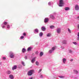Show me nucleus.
I'll use <instances>...</instances> for the list:
<instances>
[{
    "mask_svg": "<svg viewBox=\"0 0 79 79\" xmlns=\"http://www.w3.org/2000/svg\"><path fill=\"white\" fill-rule=\"evenodd\" d=\"M6 25H7V28L8 30L10 29V25L8 24V22H6L4 21L3 23L1 24V26L2 27V29H5V27L6 26Z\"/></svg>",
    "mask_w": 79,
    "mask_h": 79,
    "instance_id": "obj_1",
    "label": "nucleus"
},
{
    "mask_svg": "<svg viewBox=\"0 0 79 79\" xmlns=\"http://www.w3.org/2000/svg\"><path fill=\"white\" fill-rule=\"evenodd\" d=\"M10 57V58H14L15 57V54L12 51L9 52Z\"/></svg>",
    "mask_w": 79,
    "mask_h": 79,
    "instance_id": "obj_2",
    "label": "nucleus"
},
{
    "mask_svg": "<svg viewBox=\"0 0 79 79\" xmlns=\"http://www.w3.org/2000/svg\"><path fill=\"white\" fill-rule=\"evenodd\" d=\"M63 4H64L63 0H60L59 4V6H60V7H61L62 6H63Z\"/></svg>",
    "mask_w": 79,
    "mask_h": 79,
    "instance_id": "obj_3",
    "label": "nucleus"
},
{
    "mask_svg": "<svg viewBox=\"0 0 79 79\" xmlns=\"http://www.w3.org/2000/svg\"><path fill=\"white\" fill-rule=\"evenodd\" d=\"M34 73V70H31L28 72V76H31Z\"/></svg>",
    "mask_w": 79,
    "mask_h": 79,
    "instance_id": "obj_4",
    "label": "nucleus"
},
{
    "mask_svg": "<svg viewBox=\"0 0 79 79\" xmlns=\"http://www.w3.org/2000/svg\"><path fill=\"white\" fill-rule=\"evenodd\" d=\"M55 50V47H52L51 49H50L49 51V53H52Z\"/></svg>",
    "mask_w": 79,
    "mask_h": 79,
    "instance_id": "obj_5",
    "label": "nucleus"
},
{
    "mask_svg": "<svg viewBox=\"0 0 79 79\" xmlns=\"http://www.w3.org/2000/svg\"><path fill=\"white\" fill-rule=\"evenodd\" d=\"M50 18L54 20L55 19V16L51 14L50 15Z\"/></svg>",
    "mask_w": 79,
    "mask_h": 79,
    "instance_id": "obj_6",
    "label": "nucleus"
},
{
    "mask_svg": "<svg viewBox=\"0 0 79 79\" xmlns=\"http://www.w3.org/2000/svg\"><path fill=\"white\" fill-rule=\"evenodd\" d=\"M75 8L76 10H77V11L79 10V6L78 5L76 4L75 5Z\"/></svg>",
    "mask_w": 79,
    "mask_h": 79,
    "instance_id": "obj_7",
    "label": "nucleus"
},
{
    "mask_svg": "<svg viewBox=\"0 0 79 79\" xmlns=\"http://www.w3.org/2000/svg\"><path fill=\"white\" fill-rule=\"evenodd\" d=\"M56 32L57 34H60L61 33V28H58L56 30Z\"/></svg>",
    "mask_w": 79,
    "mask_h": 79,
    "instance_id": "obj_8",
    "label": "nucleus"
},
{
    "mask_svg": "<svg viewBox=\"0 0 79 79\" xmlns=\"http://www.w3.org/2000/svg\"><path fill=\"white\" fill-rule=\"evenodd\" d=\"M39 30L38 29H35L34 30V33L35 34H38L39 33Z\"/></svg>",
    "mask_w": 79,
    "mask_h": 79,
    "instance_id": "obj_9",
    "label": "nucleus"
},
{
    "mask_svg": "<svg viewBox=\"0 0 79 79\" xmlns=\"http://www.w3.org/2000/svg\"><path fill=\"white\" fill-rule=\"evenodd\" d=\"M49 20V19L48 18H46L44 19V22L45 23H48V21Z\"/></svg>",
    "mask_w": 79,
    "mask_h": 79,
    "instance_id": "obj_10",
    "label": "nucleus"
},
{
    "mask_svg": "<svg viewBox=\"0 0 79 79\" xmlns=\"http://www.w3.org/2000/svg\"><path fill=\"white\" fill-rule=\"evenodd\" d=\"M36 59V57H35L33 58L31 60V62L32 63H34V62H35V60Z\"/></svg>",
    "mask_w": 79,
    "mask_h": 79,
    "instance_id": "obj_11",
    "label": "nucleus"
},
{
    "mask_svg": "<svg viewBox=\"0 0 79 79\" xmlns=\"http://www.w3.org/2000/svg\"><path fill=\"white\" fill-rule=\"evenodd\" d=\"M53 4V2L52 1H50L48 2V6H51Z\"/></svg>",
    "mask_w": 79,
    "mask_h": 79,
    "instance_id": "obj_12",
    "label": "nucleus"
},
{
    "mask_svg": "<svg viewBox=\"0 0 79 79\" xmlns=\"http://www.w3.org/2000/svg\"><path fill=\"white\" fill-rule=\"evenodd\" d=\"M16 68H17V66L14 65L12 68V70H15V69H16Z\"/></svg>",
    "mask_w": 79,
    "mask_h": 79,
    "instance_id": "obj_13",
    "label": "nucleus"
},
{
    "mask_svg": "<svg viewBox=\"0 0 79 79\" xmlns=\"http://www.w3.org/2000/svg\"><path fill=\"white\" fill-rule=\"evenodd\" d=\"M41 30L43 31H45V30H46L45 27H42L41 28Z\"/></svg>",
    "mask_w": 79,
    "mask_h": 79,
    "instance_id": "obj_14",
    "label": "nucleus"
},
{
    "mask_svg": "<svg viewBox=\"0 0 79 79\" xmlns=\"http://www.w3.org/2000/svg\"><path fill=\"white\" fill-rule=\"evenodd\" d=\"M63 63L64 64L66 63V59L64 58L63 59Z\"/></svg>",
    "mask_w": 79,
    "mask_h": 79,
    "instance_id": "obj_15",
    "label": "nucleus"
},
{
    "mask_svg": "<svg viewBox=\"0 0 79 79\" xmlns=\"http://www.w3.org/2000/svg\"><path fill=\"white\" fill-rule=\"evenodd\" d=\"M31 50H32V47H29L27 49V51L30 52V51H31Z\"/></svg>",
    "mask_w": 79,
    "mask_h": 79,
    "instance_id": "obj_16",
    "label": "nucleus"
},
{
    "mask_svg": "<svg viewBox=\"0 0 79 79\" xmlns=\"http://www.w3.org/2000/svg\"><path fill=\"white\" fill-rule=\"evenodd\" d=\"M62 43L64 44H67V41L66 40H63L62 41Z\"/></svg>",
    "mask_w": 79,
    "mask_h": 79,
    "instance_id": "obj_17",
    "label": "nucleus"
},
{
    "mask_svg": "<svg viewBox=\"0 0 79 79\" xmlns=\"http://www.w3.org/2000/svg\"><path fill=\"white\" fill-rule=\"evenodd\" d=\"M9 77L10 79H13V75H9Z\"/></svg>",
    "mask_w": 79,
    "mask_h": 79,
    "instance_id": "obj_18",
    "label": "nucleus"
},
{
    "mask_svg": "<svg viewBox=\"0 0 79 79\" xmlns=\"http://www.w3.org/2000/svg\"><path fill=\"white\" fill-rule=\"evenodd\" d=\"M69 52L70 53H72L73 52V51L72 49H69Z\"/></svg>",
    "mask_w": 79,
    "mask_h": 79,
    "instance_id": "obj_19",
    "label": "nucleus"
},
{
    "mask_svg": "<svg viewBox=\"0 0 79 79\" xmlns=\"http://www.w3.org/2000/svg\"><path fill=\"white\" fill-rule=\"evenodd\" d=\"M6 73L7 74H11V71L10 70H7L6 72Z\"/></svg>",
    "mask_w": 79,
    "mask_h": 79,
    "instance_id": "obj_20",
    "label": "nucleus"
},
{
    "mask_svg": "<svg viewBox=\"0 0 79 79\" xmlns=\"http://www.w3.org/2000/svg\"><path fill=\"white\" fill-rule=\"evenodd\" d=\"M43 35V33L42 32H41L39 34V36L40 37H42Z\"/></svg>",
    "mask_w": 79,
    "mask_h": 79,
    "instance_id": "obj_21",
    "label": "nucleus"
},
{
    "mask_svg": "<svg viewBox=\"0 0 79 79\" xmlns=\"http://www.w3.org/2000/svg\"><path fill=\"white\" fill-rule=\"evenodd\" d=\"M26 49L25 48H23L22 49V52H23V53H24V52H25L26 51Z\"/></svg>",
    "mask_w": 79,
    "mask_h": 79,
    "instance_id": "obj_22",
    "label": "nucleus"
},
{
    "mask_svg": "<svg viewBox=\"0 0 79 79\" xmlns=\"http://www.w3.org/2000/svg\"><path fill=\"white\" fill-rule=\"evenodd\" d=\"M35 64L37 66H39V62H38V61H36L35 62Z\"/></svg>",
    "mask_w": 79,
    "mask_h": 79,
    "instance_id": "obj_23",
    "label": "nucleus"
},
{
    "mask_svg": "<svg viewBox=\"0 0 79 79\" xmlns=\"http://www.w3.org/2000/svg\"><path fill=\"white\" fill-rule=\"evenodd\" d=\"M69 10V7H66L65 8V10L66 11H68V10Z\"/></svg>",
    "mask_w": 79,
    "mask_h": 79,
    "instance_id": "obj_24",
    "label": "nucleus"
},
{
    "mask_svg": "<svg viewBox=\"0 0 79 79\" xmlns=\"http://www.w3.org/2000/svg\"><path fill=\"white\" fill-rule=\"evenodd\" d=\"M43 55H44V53L42 52H40V56H43Z\"/></svg>",
    "mask_w": 79,
    "mask_h": 79,
    "instance_id": "obj_25",
    "label": "nucleus"
},
{
    "mask_svg": "<svg viewBox=\"0 0 79 79\" xmlns=\"http://www.w3.org/2000/svg\"><path fill=\"white\" fill-rule=\"evenodd\" d=\"M55 28V26L53 25L51 26H50V29H54Z\"/></svg>",
    "mask_w": 79,
    "mask_h": 79,
    "instance_id": "obj_26",
    "label": "nucleus"
},
{
    "mask_svg": "<svg viewBox=\"0 0 79 79\" xmlns=\"http://www.w3.org/2000/svg\"><path fill=\"white\" fill-rule=\"evenodd\" d=\"M18 67L19 68H22V65L19 64L18 65Z\"/></svg>",
    "mask_w": 79,
    "mask_h": 79,
    "instance_id": "obj_27",
    "label": "nucleus"
},
{
    "mask_svg": "<svg viewBox=\"0 0 79 79\" xmlns=\"http://www.w3.org/2000/svg\"><path fill=\"white\" fill-rule=\"evenodd\" d=\"M74 72L76 73V74H78V72L76 70H74Z\"/></svg>",
    "mask_w": 79,
    "mask_h": 79,
    "instance_id": "obj_28",
    "label": "nucleus"
},
{
    "mask_svg": "<svg viewBox=\"0 0 79 79\" xmlns=\"http://www.w3.org/2000/svg\"><path fill=\"white\" fill-rule=\"evenodd\" d=\"M68 31L69 32V33H71V31L70 29H69V28H68Z\"/></svg>",
    "mask_w": 79,
    "mask_h": 79,
    "instance_id": "obj_29",
    "label": "nucleus"
},
{
    "mask_svg": "<svg viewBox=\"0 0 79 79\" xmlns=\"http://www.w3.org/2000/svg\"><path fill=\"white\" fill-rule=\"evenodd\" d=\"M22 64L24 66H25V64H24V62L23 61H22L21 62Z\"/></svg>",
    "mask_w": 79,
    "mask_h": 79,
    "instance_id": "obj_30",
    "label": "nucleus"
},
{
    "mask_svg": "<svg viewBox=\"0 0 79 79\" xmlns=\"http://www.w3.org/2000/svg\"><path fill=\"white\" fill-rule=\"evenodd\" d=\"M47 37H50V34L48 33V34H47Z\"/></svg>",
    "mask_w": 79,
    "mask_h": 79,
    "instance_id": "obj_31",
    "label": "nucleus"
},
{
    "mask_svg": "<svg viewBox=\"0 0 79 79\" xmlns=\"http://www.w3.org/2000/svg\"><path fill=\"white\" fill-rule=\"evenodd\" d=\"M73 44H74V45H77V43H76V42H73Z\"/></svg>",
    "mask_w": 79,
    "mask_h": 79,
    "instance_id": "obj_32",
    "label": "nucleus"
},
{
    "mask_svg": "<svg viewBox=\"0 0 79 79\" xmlns=\"http://www.w3.org/2000/svg\"><path fill=\"white\" fill-rule=\"evenodd\" d=\"M24 36H21L20 37V39H24Z\"/></svg>",
    "mask_w": 79,
    "mask_h": 79,
    "instance_id": "obj_33",
    "label": "nucleus"
},
{
    "mask_svg": "<svg viewBox=\"0 0 79 79\" xmlns=\"http://www.w3.org/2000/svg\"><path fill=\"white\" fill-rule=\"evenodd\" d=\"M23 35L24 36H26V33H23Z\"/></svg>",
    "mask_w": 79,
    "mask_h": 79,
    "instance_id": "obj_34",
    "label": "nucleus"
},
{
    "mask_svg": "<svg viewBox=\"0 0 79 79\" xmlns=\"http://www.w3.org/2000/svg\"><path fill=\"white\" fill-rule=\"evenodd\" d=\"M25 60H27V56H25Z\"/></svg>",
    "mask_w": 79,
    "mask_h": 79,
    "instance_id": "obj_35",
    "label": "nucleus"
},
{
    "mask_svg": "<svg viewBox=\"0 0 79 79\" xmlns=\"http://www.w3.org/2000/svg\"><path fill=\"white\" fill-rule=\"evenodd\" d=\"M77 41H79V37L78 36V37L77 38Z\"/></svg>",
    "mask_w": 79,
    "mask_h": 79,
    "instance_id": "obj_36",
    "label": "nucleus"
},
{
    "mask_svg": "<svg viewBox=\"0 0 79 79\" xmlns=\"http://www.w3.org/2000/svg\"><path fill=\"white\" fill-rule=\"evenodd\" d=\"M41 71H42V69H40L39 70L38 73H39L40 72H41Z\"/></svg>",
    "mask_w": 79,
    "mask_h": 79,
    "instance_id": "obj_37",
    "label": "nucleus"
},
{
    "mask_svg": "<svg viewBox=\"0 0 79 79\" xmlns=\"http://www.w3.org/2000/svg\"><path fill=\"white\" fill-rule=\"evenodd\" d=\"M59 77H60V78H63V77H63V76H59Z\"/></svg>",
    "mask_w": 79,
    "mask_h": 79,
    "instance_id": "obj_38",
    "label": "nucleus"
},
{
    "mask_svg": "<svg viewBox=\"0 0 79 79\" xmlns=\"http://www.w3.org/2000/svg\"><path fill=\"white\" fill-rule=\"evenodd\" d=\"M2 59H3V60H5L6 59V57H2Z\"/></svg>",
    "mask_w": 79,
    "mask_h": 79,
    "instance_id": "obj_39",
    "label": "nucleus"
},
{
    "mask_svg": "<svg viewBox=\"0 0 79 79\" xmlns=\"http://www.w3.org/2000/svg\"><path fill=\"white\" fill-rule=\"evenodd\" d=\"M61 47L62 49H64V48L63 46H61Z\"/></svg>",
    "mask_w": 79,
    "mask_h": 79,
    "instance_id": "obj_40",
    "label": "nucleus"
},
{
    "mask_svg": "<svg viewBox=\"0 0 79 79\" xmlns=\"http://www.w3.org/2000/svg\"><path fill=\"white\" fill-rule=\"evenodd\" d=\"M40 77L41 78H42L43 77V76H42V75H41L40 76Z\"/></svg>",
    "mask_w": 79,
    "mask_h": 79,
    "instance_id": "obj_41",
    "label": "nucleus"
},
{
    "mask_svg": "<svg viewBox=\"0 0 79 79\" xmlns=\"http://www.w3.org/2000/svg\"><path fill=\"white\" fill-rule=\"evenodd\" d=\"M35 53H36V54L37 55V54H38V53H39V52L37 51V52H36Z\"/></svg>",
    "mask_w": 79,
    "mask_h": 79,
    "instance_id": "obj_42",
    "label": "nucleus"
},
{
    "mask_svg": "<svg viewBox=\"0 0 79 79\" xmlns=\"http://www.w3.org/2000/svg\"><path fill=\"white\" fill-rule=\"evenodd\" d=\"M77 37H79V32L78 33V34L77 35Z\"/></svg>",
    "mask_w": 79,
    "mask_h": 79,
    "instance_id": "obj_43",
    "label": "nucleus"
},
{
    "mask_svg": "<svg viewBox=\"0 0 79 79\" xmlns=\"http://www.w3.org/2000/svg\"><path fill=\"white\" fill-rule=\"evenodd\" d=\"M70 61H73V59H71L70 60Z\"/></svg>",
    "mask_w": 79,
    "mask_h": 79,
    "instance_id": "obj_44",
    "label": "nucleus"
},
{
    "mask_svg": "<svg viewBox=\"0 0 79 79\" xmlns=\"http://www.w3.org/2000/svg\"><path fill=\"white\" fill-rule=\"evenodd\" d=\"M33 79V77H31L30 78H29V79Z\"/></svg>",
    "mask_w": 79,
    "mask_h": 79,
    "instance_id": "obj_45",
    "label": "nucleus"
}]
</instances>
